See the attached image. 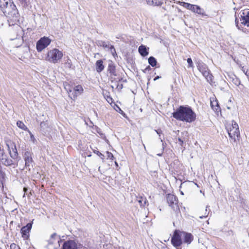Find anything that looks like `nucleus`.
<instances>
[{
  "label": "nucleus",
  "instance_id": "nucleus-5",
  "mask_svg": "<svg viewBox=\"0 0 249 249\" xmlns=\"http://www.w3.org/2000/svg\"><path fill=\"white\" fill-rule=\"evenodd\" d=\"M63 56V53L57 49H53L48 52L47 57L48 60L53 63H56Z\"/></svg>",
  "mask_w": 249,
  "mask_h": 249
},
{
  "label": "nucleus",
  "instance_id": "nucleus-18",
  "mask_svg": "<svg viewBox=\"0 0 249 249\" xmlns=\"http://www.w3.org/2000/svg\"><path fill=\"white\" fill-rule=\"evenodd\" d=\"M183 237V241L188 244H190L193 240V236L192 234L185 232H181V235Z\"/></svg>",
  "mask_w": 249,
  "mask_h": 249
},
{
  "label": "nucleus",
  "instance_id": "nucleus-15",
  "mask_svg": "<svg viewBox=\"0 0 249 249\" xmlns=\"http://www.w3.org/2000/svg\"><path fill=\"white\" fill-rule=\"evenodd\" d=\"M240 21L241 24L249 27V11L248 10H244L242 13L240 14Z\"/></svg>",
  "mask_w": 249,
  "mask_h": 249
},
{
  "label": "nucleus",
  "instance_id": "nucleus-38",
  "mask_svg": "<svg viewBox=\"0 0 249 249\" xmlns=\"http://www.w3.org/2000/svg\"><path fill=\"white\" fill-rule=\"evenodd\" d=\"M107 159L112 160L114 158L113 154L111 152H109L108 151L107 152Z\"/></svg>",
  "mask_w": 249,
  "mask_h": 249
},
{
  "label": "nucleus",
  "instance_id": "nucleus-49",
  "mask_svg": "<svg viewBox=\"0 0 249 249\" xmlns=\"http://www.w3.org/2000/svg\"><path fill=\"white\" fill-rule=\"evenodd\" d=\"M160 140H161V141L162 142V140L161 139V138H160Z\"/></svg>",
  "mask_w": 249,
  "mask_h": 249
},
{
  "label": "nucleus",
  "instance_id": "nucleus-1",
  "mask_svg": "<svg viewBox=\"0 0 249 249\" xmlns=\"http://www.w3.org/2000/svg\"><path fill=\"white\" fill-rule=\"evenodd\" d=\"M0 7L7 18L10 25L16 24L19 21L20 15L13 1L10 0H0Z\"/></svg>",
  "mask_w": 249,
  "mask_h": 249
},
{
  "label": "nucleus",
  "instance_id": "nucleus-43",
  "mask_svg": "<svg viewBox=\"0 0 249 249\" xmlns=\"http://www.w3.org/2000/svg\"><path fill=\"white\" fill-rule=\"evenodd\" d=\"M160 78V76H156V77L154 79V81H156V80H157V79H159V78Z\"/></svg>",
  "mask_w": 249,
  "mask_h": 249
},
{
  "label": "nucleus",
  "instance_id": "nucleus-21",
  "mask_svg": "<svg viewBox=\"0 0 249 249\" xmlns=\"http://www.w3.org/2000/svg\"><path fill=\"white\" fill-rule=\"evenodd\" d=\"M107 71L111 75L116 76L117 75L115 66L112 61L108 64Z\"/></svg>",
  "mask_w": 249,
  "mask_h": 249
},
{
  "label": "nucleus",
  "instance_id": "nucleus-36",
  "mask_svg": "<svg viewBox=\"0 0 249 249\" xmlns=\"http://www.w3.org/2000/svg\"><path fill=\"white\" fill-rule=\"evenodd\" d=\"M242 71L245 74V75L247 76L248 79H249V71L248 70H246L244 67L242 68Z\"/></svg>",
  "mask_w": 249,
  "mask_h": 249
},
{
  "label": "nucleus",
  "instance_id": "nucleus-2",
  "mask_svg": "<svg viewBox=\"0 0 249 249\" xmlns=\"http://www.w3.org/2000/svg\"><path fill=\"white\" fill-rule=\"evenodd\" d=\"M173 117L177 120L192 123L196 119V114L190 107L180 106L172 113Z\"/></svg>",
  "mask_w": 249,
  "mask_h": 249
},
{
  "label": "nucleus",
  "instance_id": "nucleus-7",
  "mask_svg": "<svg viewBox=\"0 0 249 249\" xmlns=\"http://www.w3.org/2000/svg\"><path fill=\"white\" fill-rule=\"evenodd\" d=\"M65 88L69 94V96L73 100H74L78 95L82 94L84 90L83 87L81 85L76 86L73 90L70 87L67 88L65 87Z\"/></svg>",
  "mask_w": 249,
  "mask_h": 249
},
{
  "label": "nucleus",
  "instance_id": "nucleus-37",
  "mask_svg": "<svg viewBox=\"0 0 249 249\" xmlns=\"http://www.w3.org/2000/svg\"><path fill=\"white\" fill-rule=\"evenodd\" d=\"M40 125L41 128H42L43 129H45L47 127L48 124H46V122H41Z\"/></svg>",
  "mask_w": 249,
  "mask_h": 249
},
{
  "label": "nucleus",
  "instance_id": "nucleus-48",
  "mask_svg": "<svg viewBox=\"0 0 249 249\" xmlns=\"http://www.w3.org/2000/svg\"><path fill=\"white\" fill-rule=\"evenodd\" d=\"M158 155L159 156H160L161 155V154H158Z\"/></svg>",
  "mask_w": 249,
  "mask_h": 249
},
{
  "label": "nucleus",
  "instance_id": "nucleus-27",
  "mask_svg": "<svg viewBox=\"0 0 249 249\" xmlns=\"http://www.w3.org/2000/svg\"><path fill=\"white\" fill-rule=\"evenodd\" d=\"M14 146L15 149L13 150V153H12L11 151L9 150V154H10L11 158H12L13 159H16L18 156V152H17L16 145L15 144L14 145Z\"/></svg>",
  "mask_w": 249,
  "mask_h": 249
},
{
  "label": "nucleus",
  "instance_id": "nucleus-33",
  "mask_svg": "<svg viewBox=\"0 0 249 249\" xmlns=\"http://www.w3.org/2000/svg\"><path fill=\"white\" fill-rule=\"evenodd\" d=\"M56 236V233H53L51 235V238L49 240V242L50 244H53V239Z\"/></svg>",
  "mask_w": 249,
  "mask_h": 249
},
{
  "label": "nucleus",
  "instance_id": "nucleus-30",
  "mask_svg": "<svg viewBox=\"0 0 249 249\" xmlns=\"http://www.w3.org/2000/svg\"><path fill=\"white\" fill-rule=\"evenodd\" d=\"M93 152L97 154L98 156H99L102 160H103L104 159V155L102 154L101 152H100L99 151H97V150H93Z\"/></svg>",
  "mask_w": 249,
  "mask_h": 249
},
{
  "label": "nucleus",
  "instance_id": "nucleus-6",
  "mask_svg": "<svg viewBox=\"0 0 249 249\" xmlns=\"http://www.w3.org/2000/svg\"><path fill=\"white\" fill-rule=\"evenodd\" d=\"M227 130L230 138L235 142L236 138H238L240 135L238 125L237 123L234 121H232L231 126L229 128H228Z\"/></svg>",
  "mask_w": 249,
  "mask_h": 249
},
{
  "label": "nucleus",
  "instance_id": "nucleus-4",
  "mask_svg": "<svg viewBox=\"0 0 249 249\" xmlns=\"http://www.w3.org/2000/svg\"><path fill=\"white\" fill-rule=\"evenodd\" d=\"M19 21L16 24V26L14 27L10 31L9 37L11 40H13L14 39H19V44H21L23 42V39L21 36V31L22 30L21 27L18 25V23ZM10 26L12 25V24L10 25ZM13 25H15L14 24Z\"/></svg>",
  "mask_w": 249,
  "mask_h": 249
},
{
  "label": "nucleus",
  "instance_id": "nucleus-32",
  "mask_svg": "<svg viewBox=\"0 0 249 249\" xmlns=\"http://www.w3.org/2000/svg\"><path fill=\"white\" fill-rule=\"evenodd\" d=\"M187 61L188 64V68H193L194 66L192 59L189 58L187 59Z\"/></svg>",
  "mask_w": 249,
  "mask_h": 249
},
{
  "label": "nucleus",
  "instance_id": "nucleus-35",
  "mask_svg": "<svg viewBox=\"0 0 249 249\" xmlns=\"http://www.w3.org/2000/svg\"><path fill=\"white\" fill-rule=\"evenodd\" d=\"M28 131H29L30 135L31 141H32L33 143H35L36 140V139H35L34 136L30 131H29V130Z\"/></svg>",
  "mask_w": 249,
  "mask_h": 249
},
{
  "label": "nucleus",
  "instance_id": "nucleus-39",
  "mask_svg": "<svg viewBox=\"0 0 249 249\" xmlns=\"http://www.w3.org/2000/svg\"><path fill=\"white\" fill-rule=\"evenodd\" d=\"M118 89H121L123 88L122 84L118 83L116 87Z\"/></svg>",
  "mask_w": 249,
  "mask_h": 249
},
{
  "label": "nucleus",
  "instance_id": "nucleus-26",
  "mask_svg": "<svg viewBox=\"0 0 249 249\" xmlns=\"http://www.w3.org/2000/svg\"><path fill=\"white\" fill-rule=\"evenodd\" d=\"M21 5L24 7H27L30 3V0H18Z\"/></svg>",
  "mask_w": 249,
  "mask_h": 249
},
{
  "label": "nucleus",
  "instance_id": "nucleus-29",
  "mask_svg": "<svg viewBox=\"0 0 249 249\" xmlns=\"http://www.w3.org/2000/svg\"><path fill=\"white\" fill-rule=\"evenodd\" d=\"M5 174L0 169V183H2L3 179H4Z\"/></svg>",
  "mask_w": 249,
  "mask_h": 249
},
{
  "label": "nucleus",
  "instance_id": "nucleus-46",
  "mask_svg": "<svg viewBox=\"0 0 249 249\" xmlns=\"http://www.w3.org/2000/svg\"><path fill=\"white\" fill-rule=\"evenodd\" d=\"M150 69V67L149 66H148L145 69V70L146 71L147 70H149Z\"/></svg>",
  "mask_w": 249,
  "mask_h": 249
},
{
  "label": "nucleus",
  "instance_id": "nucleus-14",
  "mask_svg": "<svg viewBox=\"0 0 249 249\" xmlns=\"http://www.w3.org/2000/svg\"><path fill=\"white\" fill-rule=\"evenodd\" d=\"M181 234L180 235L177 231H176L171 239V242L174 246L178 248L182 244Z\"/></svg>",
  "mask_w": 249,
  "mask_h": 249
},
{
  "label": "nucleus",
  "instance_id": "nucleus-10",
  "mask_svg": "<svg viewBox=\"0 0 249 249\" xmlns=\"http://www.w3.org/2000/svg\"><path fill=\"white\" fill-rule=\"evenodd\" d=\"M51 42V39L48 37H42L40 38L36 43V50L38 52H41L43 49L46 48Z\"/></svg>",
  "mask_w": 249,
  "mask_h": 249
},
{
  "label": "nucleus",
  "instance_id": "nucleus-24",
  "mask_svg": "<svg viewBox=\"0 0 249 249\" xmlns=\"http://www.w3.org/2000/svg\"><path fill=\"white\" fill-rule=\"evenodd\" d=\"M17 125L19 128L24 130H28L27 126L24 124L22 122L20 121H17Z\"/></svg>",
  "mask_w": 249,
  "mask_h": 249
},
{
  "label": "nucleus",
  "instance_id": "nucleus-8",
  "mask_svg": "<svg viewBox=\"0 0 249 249\" xmlns=\"http://www.w3.org/2000/svg\"><path fill=\"white\" fill-rule=\"evenodd\" d=\"M166 199L169 206H170L174 211L175 212L179 211L178 205V199L176 196L168 194L167 195Z\"/></svg>",
  "mask_w": 249,
  "mask_h": 249
},
{
  "label": "nucleus",
  "instance_id": "nucleus-13",
  "mask_svg": "<svg viewBox=\"0 0 249 249\" xmlns=\"http://www.w3.org/2000/svg\"><path fill=\"white\" fill-rule=\"evenodd\" d=\"M0 161L6 166H10L13 164V160L3 151H0Z\"/></svg>",
  "mask_w": 249,
  "mask_h": 249
},
{
  "label": "nucleus",
  "instance_id": "nucleus-42",
  "mask_svg": "<svg viewBox=\"0 0 249 249\" xmlns=\"http://www.w3.org/2000/svg\"><path fill=\"white\" fill-rule=\"evenodd\" d=\"M119 112H120L121 114H123L124 116V115H125V113H124V112H123V110H121V109L120 107H119Z\"/></svg>",
  "mask_w": 249,
  "mask_h": 249
},
{
  "label": "nucleus",
  "instance_id": "nucleus-12",
  "mask_svg": "<svg viewBox=\"0 0 249 249\" xmlns=\"http://www.w3.org/2000/svg\"><path fill=\"white\" fill-rule=\"evenodd\" d=\"M34 220L33 219L31 222L28 223L21 229L20 232L23 238L27 239L29 237V233L32 229Z\"/></svg>",
  "mask_w": 249,
  "mask_h": 249
},
{
  "label": "nucleus",
  "instance_id": "nucleus-50",
  "mask_svg": "<svg viewBox=\"0 0 249 249\" xmlns=\"http://www.w3.org/2000/svg\"><path fill=\"white\" fill-rule=\"evenodd\" d=\"M160 140H161V141L162 142V140L161 139V138H160Z\"/></svg>",
  "mask_w": 249,
  "mask_h": 249
},
{
  "label": "nucleus",
  "instance_id": "nucleus-20",
  "mask_svg": "<svg viewBox=\"0 0 249 249\" xmlns=\"http://www.w3.org/2000/svg\"><path fill=\"white\" fill-rule=\"evenodd\" d=\"M95 68L97 72L98 73H100L104 70L105 67L103 65V61L102 60L100 59L96 61L95 63Z\"/></svg>",
  "mask_w": 249,
  "mask_h": 249
},
{
  "label": "nucleus",
  "instance_id": "nucleus-47",
  "mask_svg": "<svg viewBox=\"0 0 249 249\" xmlns=\"http://www.w3.org/2000/svg\"><path fill=\"white\" fill-rule=\"evenodd\" d=\"M115 164H116L117 166H118V163H117V162H115Z\"/></svg>",
  "mask_w": 249,
  "mask_h": 249
},
{
  "label": "nucleus",
  "instance_id": "nucleus-3",
  "mask_svg": "<svg viewBox=\"0 0 249 249\" xmlns=\"http://www.w3.org/2000/svg\"><path fill=\"white\" fill-rule=\"evenodd\" d=\"M196 66L199 71L205 77L207 81L211 83L212 82L213 75L210 74V71L207 66L201 61H198L196 63Z\"/></svg>",
  "mask_w": 249,
  "mask_h": 249
},
{
  "label": "nucleus",
  "instance_id": "nucleus-40",
  "mask_svg": "<svg viewBox=\"0 0 249 249\" xmlns=\"http://www.w3.org/2000/svg\"><path fill=\"white\" fill-rule=\"evenodd\" d=\"M155 131L157 132V133L160 137V134H162V130L161 129H157V130H155Z\"/></svg>",
  "mask_w": 249,
  "mask_h": 249
},
{
  "label": "nucleus",
  "instance_id": "nucleus-45",
  "mask_svg": "<svg viewBox=\"0 0 249 249\" xmlns=\"http://www.w3.org/2000/svg\"><path fill=\"white\" fill-rule=\"evenodd\" d=\"M235 84H237V85H239V84H240V81L237 79V82L235 83Z\"/></svg>",
  "mask_w": 249,
  "mask_h": 249
},
{
  "label": "nucleus",
  "instance_id": "nucleus-9",
  "mask_svg": "<svg viewBox=\"0 0 249 249\" xmlns=\"http://www.w3.org/2000/svg\"><path fill=\"white\" fill-rule=\"evenodd\" d=\"M33 153L28 149L25 150L23 157L25 161V167L28 170L33 167L34 160L32 158Z\"/></svg>",
  "mask_w": 249,
  "mask_h": 249
},
{
  "label": "nucleus",
  "instance_id": "nucleus-23",
  "mask_svg": "<svg viewBox=\"0 0 249 249\" xmlns=\"http://www.w3.org/2000/svg\"><path fill=\"white\" fill-rule=\"evenodd\" d=\"M147 4L153 6L161 5L162 2L159 0H145Z\"/></svg>",
  "mask_w": 249,
  "mask_h": 249
},
{
  "label": "nucleus",
  "instance_id": "nucleus-25",
  "mask_svg": "<svg viewBox=\"0 0 249 249\" xmlns=\"http://www.w3.org/2000/svg\"><path fill=\"white\" fill-rule=\"evenodd\" d=\"M148 63L152 67H154L156 65L157 62L153 56H150L148 58Z\"/></svg>",
  "mask_w": 249,
  "mask_h": 249
},
{
  "label": "nucleus",
  "instance_id": "nucleus-16",
  "mask_svg": "<svg viewBox=\"0 0 249 249\" xmlns=\"http://www.w3.org/2000/svg\"><path fill=\"white\" fill-rule=\"evenodd\" d=\"M98 46H102L105 48H108L113 55L116 53V51L113 46L110 45L108 42H105L102 40H99L97 42Z\"/></svg>",
  "mask_w": 249,
  "mask_h": 249
},
{
  "label": "nucleus",
  "instance_id": "nucleus-11",
  "mask_svg": "<svg viewBox=\"0 0 249 249\" xmlns=\"http://www.w3.org/2000/svg\"><path fill=\"white\" fill-rule=\"evenodd\" d=\"M180 5L187 9L190 10L191 11L195 13H197L200 15L203 14L202 9L200 8V6L198 5L191 4L190 3L185 2H180Z\"/></svg>",
  "mask_w": 249,
  "mask_h": 249
},
{
  "label": "nucleus",
  "instance_id": "nucleus-34",
  "mask_svg": "<svg viewBox=\"0 0 249 249\" xmlns=\"http://www.w3.org/2000/svg\"><path fill=\"white\" fill-rule=\"evenodd\" d=\"M11 249H20V247L15 243H12L10 245Z\"/></svg>",
  "mask_w": 249,
  "mask_h": 249
},
{
  "label": "nucleus",
  "instance_id": "nucleus-31",
  "mask_svg": "<svg viewBox=\"0 0 249 249\" xmlns=\"http://www.w3.org/2000/svg\"><path fill=\"white\" fill-rule=\"evenodd\" d=\"M209 207L208 206H206V210H205V215H203V216H199L200 218H203L204 217H206L208 215V214L209 213V212H210L209 210L208 211V209L209 208Z\"/></svg>",
  "mask_w": 249,
  "mask_h": 249
},
{
  "label": "nucleus",
  "instance_id": "nucleus-17",
  "mask_svg": "<svg viewBox=\"0 0 249 249\" xmlns=\"http://www.w3.org/2000/svg\"><path fill=\"white\" fill-rule=\"evenodd\" d=\"M62 249H78L77 243L72 240L64 242Z\"/></svg>",
  "mask_w": 249,
  "mask_h": 249
},
{
  "label": "nucleus",
  "instance_id": "nucleus-28",
  "mask_svg": "<svg viewBox=\"0 0 249 249\" xmlns=\"http://www.w3.org/2000/svg\"><path fill=\"white\" fill-rule=\"evenodd\" d=\"M138 201L141 206H145L146 204V199L145 198L141 197L138 200Z\"/></svg>",
  "mask_w": 249,
  "mask_h": 249
},
{
  "label": "nucleus",
  "instance_id": "nucleus-44",
  "mask_svg": "<svg viewBox=\"0 0 249 249\" xmlns=\"http://www.w3.org/2000/svg\"><path fill=\"white\" fill-rule=\"evenodd\" d=\"M27 190H28V189H27V188L24 187V188H23V191H24V193H25L27 192Z\"/></svg>",
  "mask_w": 249,
  "mask_h": 249
},
{
  "label": "nucleus",
  "instance_id": "nucleus-41",
  "mask_svg": "<svg viewBox=\"0 0 249 249\" xmlns=\"http://www.w3.org/2000/svg\"><path fill=\"white\" fill-rule=\"evenodd\" d=\"M178 140L179 142V144L182 146L183 143V141L179 137L178 138Z\"/></svg>",
  "mask_w": 249,
  "mask_h": 249
},
{
  "label": "nucleus",
  "instance_id": "nucleus-22",
  "mask_svg": "<svg viewBox=\"0 0 249 249\" xmlns=\"http://www.w3.org/2000/svg\"><path fill=\"white\" fill-rule=\"evenodd\" d=\"M139 52L142 56H146L148 54L146 47L143 45L139 46L138 49Z\"/></svg>",
  "mask_w": 249,
  "mask_h": 249
},
{
  "label": "nucleus",
  "instance_id": "nucleus-19",
  "mask_svg": "<svg viewBox=\"0 0 249 249\" xmlns=\"http://www.w3.org/2000/svg\"><path fill=\"white\" fill-rule=\"evenodd\" d=\"M211 106L212 109L216 113H218L221 111V108L218 105V101L216 99L212 100L211 99Z\"/></svg>",
  "mask_w": 249,
  "mask_h": 249
}]
</instances>
